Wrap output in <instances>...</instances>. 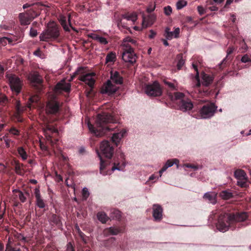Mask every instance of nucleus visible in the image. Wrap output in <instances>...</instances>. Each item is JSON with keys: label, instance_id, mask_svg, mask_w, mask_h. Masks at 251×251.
<instances>
[{"label": "nucleus", "instance_id": "f257e3e1", "mask_svg": "<svg viewBox=\"0 0 251 251\" xmlns=\"http://www.w3.org/2000/svg\"><path fill=\"white\" fill-rule=\"evenodd\" d=\"M248 218V214L243 212L236 213H224L221 214L216 224L217 228L221 232H225L229 229L236 228L235 224L246 221Z\"/></svg>", "mask_w": 251, "mask_h": 251}, {"label": "nucleus", "instance_id": "f03ea898", "mask_svg": "<svg viewBox=\"0 0 251 251\" xmlns=\"http://www.w3.org/2000/svg\"><path fill=\"white\" fill-rule=\"evenodd\" d=\"M113 123H114L113 117L110 114L103 112L97 116L96 120L97 127L90 123L88 124V127L89 130L96 136L101 137L115 128V127L109 125Z\"/></svg>", "mask_w": 251, "mask_h": 251}, {"label": "nucleus", "instance_id": "7ed1b4c3", "mask_svg": "<svg viewBox=\"0 0 251 251\" xmlns=\"http://www.w3.org/2000/svg\"><path fill=\"white\" fill-rule=\"evenodd\" d=\"M60 35L58 25L54 22H50L39 35L41 41L49 42L56 39Z\"/></svg>", "mask_w": 251, "mask_h": 251}, {"label": "nucleus", "instance_id": "20e7f679", "mask_svg": "<svg viewBox=\"0 0 251 251\" xmlns=\"http://www.w3.org/2000/svg\"><path fill=\"white\" fill-rule=\"evenodd\" d=\"M146 94L150 97H159L162 94V90L157 81L147 85L145 88Z\"/></svg>", "mask_w": 251, "mask_h": 251}, {"label": "nucleus", "instance_id": "39448f33", "mask_svg": "<svg viewBox=\"0 0 251 251\" xmlns=\"http://www.w3.org/2000/svg\"><path fill=\"white\" fill-rule=\"evenodd\" d=\"M97 153L100 160V174H101L102 176L110 175L111 172H113L115 170H118L120 171L123 170V168L125 167V165L123 168H121V167L119 166V163L116 164L114 163V165L111 168V170L105 171V170L106 169L107 163L102 159L100 153L98 151H97Z\"/></svg>", "mask_w": 251, "mask_h": 251}, {"label": "nucleus", "instance_id": "423d86ee", "mask_svg": "<svg viewBox=\"0 0 251 251\" xmlns=\"http://www.w3.org/2000/svg\"><path fill=\"white\" fill-rule=\"evenodd\" d=\"M123 49L122 59L127 63L133 64L136 62L137 56L131 46L125 45Z\"/></svg>", "mask_w": 251, "mask_h": 251}, {"label": "nucleus", "instance_id": "0eeeda50", "mask_svg": "<svg viewBox=\"0 0 251 251\" xmlns=\"http://www.w3.org/2000/svg\"><path fill=\"white\" fill-rule=\"evenodd\" d=\"M100 153L104 157L111 159L113 156L114 148L109 141L106 140L102 141L100 144Z\"/></svg>", "mask_w": 251, "mask_h": 251}, {"label": "nucleus", "instance_id": "6e6552de", "mask_svg": "<svg viewBox=\"0 0 251 251\" xmlns=\"http://www.w3.org/2000/svg\"><path fill=\"white\" fill-rule=\"evenodd\" d=\"M217 107L214 104H209L204 105L200 110V115L202 119H208L212 117Z\"/></svg>", "mask_w": 251, "mask_h": 251}, {"label": "nucleus", "instance_id": "1a4fd4ad", "mask_svg": "<svg viewBox=\"0 0 251 251\" xmlns=\"http://www.w3.org/2000/svg\"><path fill=\"white\" fill-rule=\"evenodd\" d=\"M10 86L12 91L18 94L21 92L22 82L20 79L15 75H7Z\"/></svg>", "mask_w": 251, "mask_h": 251}, {"label": "nucleus", "instance_id": "9d476101", "mask_svg": "<svg viewBox=\"0 0 251 251\" xmlns=\"http://www.w3.org/2000/svg\"><path fill=\"white\" fill-rule=\"evenodd\" d=\"M59 102L55 99H52L47 102L45 110L48 114H56L59 112Z\"/></svg>", "mask_w": 251, "mask_h": 251}, {"label": "nucleus", "instance_id": "9b49d317", "mask_svg": "<svg viewBox=\"0 0 251 251\" xmlns=\"http://www.w3.org/2000/svg\"><path fill=\"white\" fill-rule=\"evenodd\" d=\"M118 89V87L113 84L111 81L108 79L102 85L100 90V93L102 94L111 95L116 93Z\"/></svg>", "mask_w": 251, "mask_h": 251}, {"label": "nucleus", "instance_id": "f8f14e48", "mask_svg": "<svg viewBox=\"0 0 251 251\" xmlns=\"http://www.w3.org/2000/svg\"><path fill=\"white\" fill-rule=\"evenodd\" d=\"M71 84L70 82H67L65 79H62L57 83L54 87L56 92H65L69 93L71 91Z\"/></svg>", "mask_w": 251, "mask_h": 251}, {"label": "nucleus", "instance_id": "ddd939ff", "mask_svg": "<svg viewBox=\"0 0 251 251\" xmlns=\"http://www.w3.org/2000/svg\"><path fill=\"white\" fill-rule=\"evenodd\" d=\"M95 75V73H87L80 75L78 79L79 80L84 82L90 88H92L95 83V80L94 78Z\"/></svg>", "mask_w": 251, "mask_h": 251}, {"label": "nucleus", "instance_id": "4468645a", "mask_svg": "<svg viewBox=\"0 0 251 251\" xmlns=\"http://www.w3.org/2000/svg\"><path fill=\"white\" fill-rule=\"evenodd\" d=\"M152 216L155 221H160L162 218L163 209L162 207L157 204H154L152 206Z\"/></svg>", "mask_w": 251, "mask_h": 251}, {"label": "nucleus", "instance_id": "2eb2a0df", "mask_svg": "<svg viewBox=\"0 0 251 251\" xmlns=\"http://www.w3.org/2000/svg\"><path fill=\"white\" fill-rule=\"evenodd\" d=\"M180 32V29L179 27H176L174 31H171L170 28L168 27L165 28L164 36L167 40H171L173 38H178Z\"/></svg>", "mask_w": 251, "mask_h": 251}, {"label": "nucleus", "instance_id": "dca6fc26", "mask_svg": "<svg viewBox=\"0 0 251 251\" xmlns=\"http://www.w3.org/2000/svg\"><path fill=\"white\" fill-rule=\"evenodd\" d=\"M112 82L117 85H121L123 83V77L117 71H111L110 79Z\"/></svg>", "mask_w": 251, "mask_h": 251}, {"label": "nucleus", "instance_id": "f3484780", "mask_svg": "<svg viewBox=\"0 0 251 251\" xmlns=\"http://www.w3.org/2000/svg\"><path fill=\"white\" fill-rule=\"evenodd\" d=\"M156 19L154 14H150L147 17L143 16L142 26L143 28H147L153 24Z\"/></svg>", "mask_w": 251, "mask_h": 251}, {"label": "nucleus", "instance_id": "a211bd4d", "mask_svg": "<svg viewBox=\"0 0 251 251\" xmlns=\"http://www.w3.org/2000/svg\"><path fill=\"white\" fill-rule=\"evenodd\" d=\"M193 104L189 100H182L179 103V109L183 112H187L192 109Z\"/></svg>", "mask_w": 251, "mask_h": 251}, {"label": "nucleus", "instance_id": "6ab92c4d", "mask_svg": "<svg viewBox=\"0 0 251 251\" xmlns=\"http://www.w3.org/2000/svg\"><path fill=\"white\" fill-rule=\"evenodd\" d=\"M126 130L125 129H122L119 132L114 133L111 138L112 142L116 146H118L122 138L126 136Z\"/></svg>", "mask_w": 251, "mask_h": 251}, {"label": "nucleus", "instance_id": "aec40b11", "mask_svg": "<svg viewBox=\"0 0 251 251\" xmlns=\"http://www.w3.org/2000/svg\"><path fill=\"white\" fill-rule=\"evenodd\" d=\"M34 195L36 198V204L40 208H44L45 207V203L42 198L40 191L39 188H36L34 189Z\"/></svg>", "mask_w": 251, "mask_h": 251}, {"label": "nucleus", "instance_id": "412c9836", "mask_svg": "<svg viewBox=\"0 0 251 251\" xmlns=\"http://www.w3.org/2000/svg\"><path fill=\"white\" fill-rule=\"evenodd\" d=\"M125 228L123 227L110 226L105 230L107 235H117L119 233H124Z\"/></svg>", "mask_w": 251, "mask_h": 251}, {"label": "nucleus", "instance_id": "4be33fe9", "mask_svg": "<svg viewBox=\"0 0 251 251\" xmlns=\"http://www.w3.org/2000/svg\"><path fill=\"white\" fill-rule=\"evenodd\" d=\"M216 196L217 194L215 192H208L204 194L203 198L210 203L215 204L217 202Z\"/></svg>", "mask_w": 251, "mask_h": 251}, {"label": "nucleus", "instance_id": "5701e85b", "mask_svg": "<svg viewBox=\"0 0 251 251\" xmlns=\"http://www.w3.org/2000/svg\"><path fill=\"white\" fill-rule=\"evenodd\" d=\"M20 24L22 25H26L30 24L31 19L25 13H20L19 15Z\"/></svg>", "mask_w": 251, "mask_h": 251}, {"label": "nucleus", "instance_id": "b1692460", "mask_svg": "<svg viewBox=\"0 0 251 251\" xmlns=\"http://www.w3.org/2000/svg\"><path fill=\"white\" fill-rule=\"evenodd\" d=\"M89 37L93 40L97 41L102 45H106L108 44V41L105 37L100 36L99 35L91 33L89 34Z\"/></svg>", "mask_w": 251, "mask_h": 251}, {"label": "nucleus", "instance_id": "393cba45", "mask_svg": "<svg viewBox=\"0 0 251 251\" xmlns=\"http://www.w3.org/2000/svg\"><path fill=\"white\" fill-rule=\"evenodd\" d=\"M202 84L207 86L210 84L213 81V77L209 75L203 73L201 74Z\"/></svg>", "mask_w": 251, "mask_h": 251}, {"label": "nucleus", "instance_id": "a878e982", "mask_svg": "<svg viewBox=\"0 0 251 251\" xmlns=\"http://www.w3.org/2000/svg\"><path fill=\"white\" fill-rule=\"evenodd\" d=\"M28 79L33 83L39 84L41 83V79L37 73L30 74L28 76Z\"/></svg>", "mask_w": 251, "mask_h": 251}, {"label": "nucleus", "instance_id": "bb28decb", "mask_svg": "<svg viewBox=\"0 0 251 251\" xmlns=\"http://www.w3.org/2000/svg\"><path fill=\"white\" fill-rule=\"evenodd\" d=\"M219 195L221 198L225 200H229L233 197L232 192L229 190H223L220 193Z\"/></svg>", "mask_w": 251, "mask_h": 251}, {"label": "nucleus", "instance_id": "cd10ccee", "mask_svg": "<svg viewBox=\"0 0 251 251\" xmlns=\"http://www.w3.org/2000/svg\"><path fill=\"white\" fill-rule=\"evenodd\" d=\"M98 220L102 224L106 223L109 219L106 214L104 212H99L97 214Z\"/></svg>", "mask_w": 251, "mask_h": 251}, {"label": "nucleus", "instance_id": "c85d7f7f", "mask_svg": "<svg viewBox=\"0 0 251 251\" xmlns=\"http://www.w3.org/2000/svg\"><path fill=\"white\" fill-rule=\"evenodd\" d=\"M122 18L134 23L137 19V14L136 12L126 14L122 15Z\"/></svg>", "mask_w": 251, "mask_h": 251}, {"label": "nucleus", "instance_id": "c756f323", "mask_svg": "<svg viewBox=\"0 0 251 251\" xmlns=\"http://www.w3.org/2000/svg\"><path fill=\"white\" fill-rule=\"evenodd\" d=\"M234 176L237 179H241V178L248 177L245 172L241 169L235 170L234 173Z\"/></svg>", "mask_w": 251, "mask_h": 251}, {"label": "nucleus", "instance_id": "7c9ffc66", "mask_svg": "<svg viewBox=\"0 0 251 251\" xmlns=\"http://www.w3.org/2000/svg\"><path fill=\"white\" fill-rule=\"evenodd\" d=\"M164 83L171 90H177V83L176 80H174V82H172L165 80H164Z\"/></svg>", "mask_w": 251, "mask_h": 251}, {"label": "nucleus", "instance_id": "2f4dec72", "mask_svg": "<svg viewBox=\"0 0 251 251\" xmlns=\"http://www.w3.org/2000/svg\"><path fill=\"white\" fill-rule=\"evenodd\" d=\"M13 192L15 193H17L16 196L19 199L21 202L24 203L26 201V197L21 191L18 189H14L13 190Z\"/></svg>", "mask_w": 251, "mask_h": 251}, {"label": "nucleus", "instance_id": "473e14b6", "mask_svg": "<svg viewBox=\"0 0 251 251\" xmlns=\"http://www.w3.org/2000/svg\"><path fill=\"white\" fill-rule=\"evenodd\" d=\"M59 22L65 31L69 32L70 28L66 24V18L64 16H61L59 18Z\"/></svg>", "mask_w": 251, "mask_h": 251}, {"label": "nucleus", "instance_id": "72a5a7b5", "mask_svg": "<svg viewBox=\"0 0 251 251\" xmlns=\"http://www.w3.org/2000/svg\"><path fill=\"white\" fill-rule=\"evenodd\" d=\"M110 216L113 219L119 220L121 217V213L119 210L113 209L111 211Z\"/></svg>", "mask_w": 251, "mask_h": 251}, {"label": "nucleus", "instance_id": "f704fd0d", "mask_svg": "<svg viewBox=\"0 0 251 251\" xmlns=\"http://www.w3.org/2000/svg\"><path fill=\"white\" fill-rule=\"evenodd\" d=\"M235 50V49L233 47H229L227 50H226V57L223 59L222 62L219 64V66L220 68H221V66L225 63V62L226 59H228V56L231 54L234 50Z\"/></svg>", "mask_w": 251, "mask_h": 251}, {"label": "nucleus", "instance_id": "c9c22d12", "mask_svg": "<svg viewBox=\"0 0 251 251\" xmlns=\"http://www.w3.org/2000/svg\"><path fill=\"white\" fill-rule=\"evenodd\" d=\"M17 151L23 160H25L27 158V154L23 147L18 148Z\"/></svg>", "mask_w": 251, "mask_h": 251}, {"label": "nucleus", "instance_id": "e433bc0d", "mask_svg": "<svg viewBox=\"0 0 251 251\" xmlns=\"http://www.w3.org/2000/svg\"><path fill=\"white\" fill-rule=\"evenodd\" d=\"M248 177L237 179V185L242 188H246L248 186L247 183Z\"/></svg>", "mask_w": 251, "mask_h": 251}, {"label": "nucleus", "instance_id": "4c0bfd02", "mask_svg": "<svg viewBox=\"0 0 251 251\" xmlns=\"http://www.w3.org/2000/svg\"><path fill=\"white\" fill-rule=\"evenodd\" d=\"M8 99L6 97L3 95L0 94V112L2 111V107L7 103Z\"/></svg>", "mask_w": 251, "mask_h": 251}, {"label": "nucleus", "instance_id": "58836bf2", "mask_svg": "<svg viewBox=\"0 0 251 251\" xmlns=\"http://www.w3.org/2000/svg\"><path fill=\"white\" fill-rule=\"evenodd\" d=\"M116 56L115 53L111 52L107 54L106 56L105 60L106 62H113L115 61Z\"/></svg>", "mask_w": 251, "mask_h": 251}, {"label": "nucleus", "instance_id": "ea45409f", "mask_svg": "<svg viewBox=\"0 0 251 251\" xmlns=\"http://www.w3.org/2000/svg\"><path fill=\"white\" fill-rule=\"evenodd\" d=\"M192 67L194 69L195 71L196 72V78L197 80V83L196 84L195 87H197V88H198L201 85L198 69L197 65H196L194 63L192 64Z\"/></svg>", "mask_w": 251, "mask_h": 251}, {"label": "nucleus", "instance_id": "a19ab883", "mask_svg": "<svg viewBox=\"0 0 251 251\" xmlns=\"http://www.w3.org/2000/svg\"><path fill=\"white\" fill-rule=\"evenodd\" d=\"M50 223H53L56 225H59L60 223L59 217L54 214H52L50 219Z\"/></svg>", "mask_w": 251, "mask_h": 251}, {"label": "nucleus", "instance_id": "79ce46f5", "mask_svg": "<svg viewBox=\"0 0 251 251\" xmlns=\"http://www.w3.org/2000/svg\"><path fill=\"white\" fill-rule=\"evenodd\" d=\"M184 94L181 92H175L174 95L171 96L172 100H183Z\"/></svg>", "mask_w": 251, "mask_h": 251}, {"label": "nucleus", "instance_id": "37998d69", "mask_svg": "<svg viewBox=\"0 0 251 251\" xmlns=\"http://www.w3.org/2000/svg\"><path fill=\"white\" fill-rule=\"evenodd\" d=\"M39 98L37 96H33L30 97L27 104V107L30 108L31 103L34 102H37Z\"/></svg>", "mask_w": 251, "mask_h": 251}, {"label": "nucleus", "instance_id": "c03bdc74", "mask_svg": "<svg viewBox=\"0 0 251 251\" xmlns=\"http://www.w3.org/2000/svg\"><path fill=\"white\" fill-rule=\"evenodd\" d=\"M187 4V2L185 0H179L176 3V9L178 10L181 9L185 7Z\"/></svg>", "mask_w": 251, "mask_h": 251}, {"label": "nucleus", "instance_id": "a18cd8bd", "mask_svg": "<svg viewBox=\"0 0 251 251\" xmlns=\"http://www.w3.org/2000/svg\"><path fill=\"white\" fill-rule=\"evenodd\" d=\"M177 58H178V61L177 63V68L178 70H180L182 66L184 65L185 61L183 59L181 55H179L177 56Z\"/></svg>", "mask_w": 251, "mask_h": 251}, {"label": "nucleus", "instance_id": "49530a36", "mask_svg": "<svg viewBox=\"0 0 251 251\" xmlns=\"http://www.w3.org/2000/svg\"><path fill=\"white\" fill-rule=\"evenodd\" d=\"M15 238L20 241L25 243L28 242V240L21 233H16L15 235Z\"/></svg>", "mask_w": 251, "mask_h": 251}, {"label": "nucleus", "instance_id": "de8ad7c7", "mask_svg": "<svg viewBox=\"0 0 251 251\" xmlns=\"http://www.w3.org/2000/svg\"><path fill=\"white\" fill-rule=\"evenodd\" d=\"M178 160L176 159H172V160H167V161L166 162V165L168 167H172L174 164H176L177 165V167L178 168Z\"/></svg>", "mask_w": 251, "mask_h": 251}, {"label": "nucleus", "instance_id": "09e8293b", "mask_svg": "<svg viewBox=\"0 0 251 251\" xmlns=\"http://www.w3.org/2000/svg\"><path fill=\"white\" fill-rule=\"evenodd\" d=\"M84 68L82 67H78L76 70L73 73V75L71 76V78L69 80L70 82L72 81L74 77L77 75L81 73L83 71Z\"/></svg>", "mask_w": 251, "mask_h": 251}, {"label": "nucleus", "instance_id": "8fccbe9b", "mask_svg": "<svg viewBox=\"0 0 251 251\" xmlns=\"http://www.w3.org/2000/svg\"><path fill=\"white\" fill-rule=\"evenodd\" d=\"M16 109L17 113L18 114H20L24 111L25 107L21 106V103H20V101L17 100L16 104Z\"/></svg>", "mask_w": 251, "mask_h": 251}, {"label": "nucleus", "instance_id": "3c124183", "mask_svg": "<svg viewBox=\"0 0 251 251\" xmlns=\"http://www.w3.org/2000/svg\"><path fill=\"white\" fill-rule=\"evenodd\" d=\"M82 198L84 200H86L89 197L90 193L88 189L86 187H84L82 189Z\"/></svg>", "mask_w": 251, "mask_h": 251}, {"label": "nucleus", "instance_id": "603ef678", "mask_svg": "<svg viewBox=\"0 0 251 251\" xmlns=\"http://www.w3.org/2000/svg\"><path fill=\"white\" fill-rule=\"evenodd\" d=\"M44 132L46 133L47 131H50L52 133H56L57 132V130L54 127L51 126L50 125L46 124L44 128Z\"/></svg>", "mask_w": 251, "mask_h": 251}, {"label": "nucleus", "instance_id": "864d4df0", "mask_svg": "<svg viewBox=\"0 0 251 251\" xmlns=\"http://www.w3.org/2000/svg\"><path fill=\"white\" fill-rule=\"evenodd\" d=\"M241 61L245 63L249 62H251V56L248 55V54H246L242 56V57L241 59Z\"/></svg>", "mask_w": 251, "mask_h": 251}, {"label": "nucleus", "instance_id": "5fc2aeb1", "mask_svg": "<svg viewBox=\"0 0 251 251\" xmlns=\"http://www.w3.org/2000/svg\"><path fill=\"white\" fill-rule=\"evenodd\" d=\"M131 39L132 38L131 37L128 36V37L125 38L123 39V42L122 43L123 49L125 48V45L130 46L129 45V43L130 42V40H131Z\"/></svg>", "mask_w": 251, "mask_h": 251}, {"label": "nucleus", "instance_id": "6e6d98bb", "mask_svg": "<svg viewBox=\"0 0 251 251\" xmlns=\"http://www.w3.org/2000/svg\"><path fill=\"white\" fill-rule=\"evenodd\" d=\"M15 171L16 174L19 175H22L23 172L19 163H16L15 166Z\"/></svg>", "mask_w": 251, "mask_h": 251}, {"label": "nucleus", "instance_id": "4d7b16f0", "mask_svg": "<svg viewBox=\"0 0 251 251\" xmlns=\"http://www.w3.org/2000/svg\"><path fill=\"white\" fill-rule=\"evenodd\" d=\"M164 13L167 16H169L170 15L172 12V7L168 5V6H165L164 8Z\"/></svg>", "mask_w": 251, "mask_h": 251}, {"label": "nucleus", "instance_id": "13d9d810", "mask_svg": "<svg viewBox=\"0 0 251 251\" xmlns=\"http://www.w3.org/2000/svg\"><path fill=\"white\" fill-rule=\"evenodd\" d=\"M9 132L14 135H18L20 133L19 130L15 128L14 127H12L10 129H9Z\"/></svg>", "mask_w": 251, "mask_h": 251}, {"label": "nucleus", "instance_id": "bf43d9fd", "mask_svg": "<svg viewBox=\"0 0 251 251\" xmlns=\"http://www.w3.org/2000/svg\"><path fill=\"white\" fill-rule=\"evenodd\" d=\"M38 34L37 30L32 27L30 28L29 31V35L32 37H35L37 36Z\"/></svg>", "mask_w": 251, "mask_h": 251}, {"label": "nucleus", "instance_id": "052dcab7", "mask_svg": "<svg viewBox=\"0 0 251 251\" xmlns=\"http://www.w3.org/2000/svg\"><path fill=\"white\" fill-rule=\"evenodd\" d=\"M198 11L200 15H202L205 13V10L201 5H199L197 7Z\"/></svg>", "mask_w": 251, "mask_h": 251}, {"label": "nucleus", "instance_id": "680f3d73", "mask_svg": "<svg viewBox=\"0 0 251 251\" xmlns=\"http://www.w3.org/2000/svg\"><path fill=\"white\" fill-rule=\"evenodd\" d=\"M5 251H20V249H15L12 248L8 244L6 245V250Z\"/></svg>", "mask_w": 251, "mask_h": 251}, {"label": "nucleus", "instance_id": "e2e57ef3", "mask_svg": "<svg viewBox=\"0 0 251 251\" xmlns=\"http://www.w3.org/2000/svg\"><path fill=\"white\" fill-rule=\"evenodd\" d=\"M169 167L166 165V164H165V165L163 166V167L162 168V169L159 171V177H161L162 176V174L163 172H164L165 171H166V170Z\"/></svg>", "mask_w": 251, "mask_h": 251}, {"label": "nucleus", "instance_id": "0e129e2a", "mask_svg": "<svg viewBox=\"0 0 251 251\" xmlns=\"http://www.w3.org/2000/svg\"><path fill=\"white\" fill-rule=\"evenodd\" d=\"M169 167L166 165V164H165V165L163 166V167L162 168V169L159 171V177H161L162 176V174L163 172H164L165 171H166V170Z\"/></svg>", "mask_w": 251, "mask_h": 251}, {"label": "nucleus", "instance_id": "69168bd1", "mask_svg": "<svg viewBox=\"0 0 251 251\" xmlns=\"http://www.w3.org/2000/svg\"><path fill=\"white\" fill-rule=\"evenodd\" d=\"M66 251H75L74 247L70 242L67 244V249Z\"/></svg>", "mask_w": 251, "mask_h": 251}, {"label": "nucleus", "instance_id": "338daca9", "mask_svg": "<svg viewBox=\"0 0 251 251\" xmlns=\"http://www.w3.org/2000/svg\"><path fill=\"white\" fill-rule=\"evenodd\" d=\"M185 166L187 168H192L194 170H196L198 169V168H199L197 166H195V165H192V164H185Z\"/></svg>", "mask_w": 251, "mask_h": 251}, {"label": "nucleus", "instance_id": "774afa93", "mask_svg": "<svg viewBox=\"0 0 251 251\" xmlns=\"http://www.w3.org/2000/svg\"><path fill=\"white\" fill-rule=\"evenodd\" d=\"M150 34L149 35V37L150 39H153L154 38L155 36L156 35V32L154 31L153 30L151 29L150 30Z\"/></svg>", "mask_w": 251, "mask_h": 251}]
</instances>
